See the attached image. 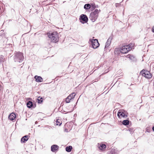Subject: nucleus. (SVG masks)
I'll return each mask as SVG.
<instances>
[{"label": "nucleus", "mask_w": 154, "mask_h": 154, "mask_svg": "<svg viewBox=\"0 0 154 154\" xmlns=\"http://www.w3.org/2000/svg\"><path fill=\"white\" fill-rule=\"evenodd\" d=\"M48 35L51 42L55 43L58 42V34L57 32L48 33Z\"/></svg>", "instance_id": "nucleus-1"}, {"label": "nucleus", "mask_w": 154, "mask_h": 154, "mask_svg": "<svg viewBox=\"0 0 154 154\" xmlns=\"http://www.w3.org/2000/svg\"><path fill=\"white\" fill-rule=\"evenodd\" d=\"M24 59L23 54L20 52H17L15 54L14 60L15 62L18 63L22 62Z\"/></svg>", "instance_id": "nucleus-2"}, {"label": "nucleus", "mask_w": 154, "mask_h": 154, "mask_svg": "<svg viewBox=\"0 0 154 154\" xmlns=\"http://www.w3.org/2000/svg\"><path fill=\"white\" fill-rule=\"evenodd\" d=\"M100 11V10L95 9L94 11L91 12L90 14L89 19L93 22H94L98 17Z\"/></svg>", "instance_id": "nucleus-3"}, {"label": "nucleus", "mask_w": 154, "mask_h": 154, "mask_svg": "<svg viewBox=\"0 0 154 154\" xmlns=\"http://www.w3.org/2000/svg\"><path fill=\"white\" fill-rule=\"evenodd\" d=\"M132 47L130 45L122 46L120 49L121 52L123 54H126L130 51Z\"/></svg>", "instance_id": "nucleus-4"}, {"label": "nucleus", "mask_w": 154, "mask_h": 154, "mask_svg": "<svg viewBox=\"0 0 154 154\" xmlns=\"http://www.w3.org/2000/svg\"><path fill=\"white\" fill-rule=\"evenodd\" d=\"M143 76L147 79H150L152 77V74L150 72L146 70L143 69L140 72Z\"/></svg>", "instance_id": "nucleus-5"}, {"label": "nucleus", "mask_w": 154, "mask_h": 154, "mask_svg": "<svg viewBox=\"0 0 154 154\" xmlns=\"http://www.w3.org/2000/svg\"><path fill=\"white\" fill-rule=\"evenodd\" d=\"M89 41L91 43L92 46L94 49L97 48L99 46V44L97 39H90Z\"/></svg>", "instance_id": "nucleus-6"}, {"label": "nucleus", "mask_w": 154, "mask_h": 154, "mask_svg": "<svg viewBox=\"0 0 154 154\" xmlns=\"http://www.w3.org/2000/svg\"><path fill=\"white\" fill-rule=\"evenodd\" d=\"M80 20L81 22V21H82L85 23H86L88 21V19L86 15L82 14L80 17Z\"/></svg>", "instance_id": "nucleus-7"}, {"label": "nucleus", "mask_w": 154, "mask_h": 154, "mask_svg": "<svg viewBox=\"0 0 154 154\" xmlns=\"http://www.w3.org/2000/svg\"><path fill=\"white\" fill-rule=\"evenodd\" d=\"M117 115L119 118H120L122 117H127V114L125 113L122 112H118Z\"/></svg>", "instance_id": "nucleus-8"}, {"label": "nucleus", "mask_w": 154, "mask_h": 154, "mask_svg": "<svg viewBox=\"0 0 154 154\" xmlns=\"http://www.w3.org/2000/svg\"><path fill=\"white\" fill-rule=\"evenodd\" d=\"M16 116L15 114L12 113H11L9 116L8 118L11 121L14 120L16 118Z\"/></svg>", "instance_id": "nucleus-9"}, {"label": "nucleus", "mask_w": 154, "mask_h": 154, "mask_svg": "<svg viewBox=\"0 0 154 154\" xmlns=\"http://www.w3.org/2000/svg\"><path fill=\"white\" fill-rule=\"evenodd\" d=\"M112 39V37H110L108 39L107 42H106L105 48L108 47L111 43V40Z\"/></svg>", "instance_id": "nucleus-10"}, {"label": "nucleus", "mask_w": 154, "mask_h": 154, "mask_svg": "<svg viewBox=\"0 0 154 154\" xmlns=\"http://www.w3.org/2000/svg\"><path fill=\"white\" fill-rule=\"evenodd\" d=\"M59 147L57 145H54L51 146V151L53 152H55L57 150Z\"/></svg>", "instance_id": "nucleus-11"}, {"label": "nucleus", "mask_w": 154, "mask_h": 154, "mask_svg": "<svg viewBox=\"0 0 154 154\" xmlns=\"http://www.w3.org/2000/svg\"><path fill=\"white\" fill-rule=\"evenodd\" d=\"M35 79L36 81L37 82H41L43 81V79L40 76L35 75Z\"/></svg>", "instance_id": "nucleus-12"}, {"label": "nucleus", "mask_w": 154, "mask_h": 154, "mask_svg": "<svg viewBox=\"0 0 154 154\" xmlns=\"http://www.w3.org/2000/svg\"><path fill=\"white\" fill-rule=\"evenodd\" d=\"M28 136L27 135H26L23 137L21 139V141L23 142V143H24L26 141L28 140Z\"/></svg>", "instance_id": "nucleus-13"}, {"label": "nucleus", "mask_w": 154, "mask_h": 154, "mask_svg": "<svg viewBox=\"0 0 154 154\" xmlns=\"http://www.w3.org/2000/svg\"><path fill=\"white\" fill-rule=\"evenodd\" d=\"M106 147V146L104 144H101L99 146V148L101 150H103Z\"/></svg>", "instance_id": "nucleus-14"}, {"label": "nucleus", "mask_w": 154, "mask_h": 154, "mask_svg": "<svg viewBox=\"0 0 154 154\" xmlns=\"http://www.w3.org/2000/svg\"><path fill=\"white\" fill-rule=\"evenodd\" d=\"M33 106L32 102L31 101H28L27 103V107L29 108H31Z\"/></svg>", "instance_id": "nucleus-15"}, {"label": "nucleus", "mask_w": 154, "mask_h": 154, "mask_svg": "<svg viewBox=\"0 0 154 154\" xmlns=\"http://www.w3.org/2000/svg\"><path fill=\"white\" fill-rule=\"evenodd\" d=\"M5 59L3 56L1 55L0 56V65H1L3 63Z\"/></svg>", "instance_id": "nucleus-16"}, {"label": "nucleus", "mask_w": 154, "mask_h": 154, "mask_svg": "<svg viewBox=\"0 0 154 154\" xmlns=\"http://www.w3.org/2000/svg\"><path fill=\"white\" fill-rule=\"evenodd\" d=\"M72 149V146H67L66 148V150L67 152H70L71 151Z\"/></svg>", "instance_id": "nucleus-17"}, {"label": "nucleus", "mask_w": 154, "mask_h": 154, "mask_svg": "<svg viewBox=\"0 0 154 154\" xmlns=\"http://www.w3.org/2000/svg\"><path fill=\"white\" fill-rule=\"evenodd\" d=\"M129 121L128 120H124L123 121L122 124L124 125H129Z\"/></svg>", "instance_id": "nucleus-18"}, {"label": "nucleus", "mask_w": 154, "mask_h": 154, "mask_svg": "<svg viewBox=\"0 0 154 154\" xmlns=\"http://www.w3.org/2000/svg\"><path fill=\"white\" fill-rule=\"evenodd\" d=\"M91 5L89 4H86L84 6V8L86 9H89Z\"/></svg>", "instance_id": "nucleus-19"}, {"label": "nucleus", "mask_w": 154, "mask_h": 154, "mask_svg": "<svg viewBox=\"0 0 154 154\" xmlns=\"http://www.w3.org/2000/svg\"><path fill=\"white\" fill-rule=\"evenodd\" d=\"M75 94L73 93L69 95V96H68L71 99H73L74 98L75 96Z\"/></svg>", "instance_id": "nucleus-20"}, {"label": "nucleus", "mask_w": 154, "mask_h": 154, "mask_svg": "<svg viewBox=\"0 0 154 154\" xmlns=\"http://www.w3.org/2000/svg\"><path fill=\"white\" fill-rule=\"evenodd\" d=\"M56 122L57 125H60L62 124V123L60 122V120L59 119H57Z\"/></svg>", "instance_id": "nucleus-21"}, {"label": "nucleus", "mask_w": 154, "mask_h": 154, "mask_svg": "<svg viewBox=\"0 0 154 154\" xmlns=\"http://www.w3.org/2000/svg\"><path fill=\"white\" fill-rule=\"evenodd\" d=\"M71 100L69 97H68L67 98H66V103H69L70 101V100Z\"/></svg>", "instance_id": "nucleus-22"}, {"label": "nucleus", "mask_w": 154, "mask_h": 154, "mask_svg": "<svg viewBox=\"0 0 154 154\" xmlns=\"http://www.w3.org/2000/svg\"><path fill=\"white\" fill-rule=\"evenodd\" d=\"M127 57L131 59L133 58V56L131 54H129L127 56Z\"/></svg>", "instance_id": "nucleus-23"}, {"label": "nucleus", "mask_w": 154, "mask_h": 154, "mask_svg": "<svg viewBox=\"0 0 154 154\" xmlns=\"http://www.w3.org/2000/svg\"><path fill=\"white\" fill-rule=\"evenodd\" d=\"M38 103H41L42 102V98H41L40 99H38Z\"/></svg>", "instance_id": "nucleus-24"}, {"label": "nucleus", "mask_w": 154, "mask_h": 154, "mask_svg": "<svg viewBox=\"0 0 154 154\" xmlns=\"http://www.w3.org/2000/svg\"><path fill=\"white\" fill-rule=\"evenodd\" d=\"M152 31L153 32H154V26H153L152 28Z\"/></svg>", "instance_id": "nucleus-25"}, {"label": "nucleus", "mask_w": 154, "mask_h": 154, "mask_svg": "<svg viewBox=\"0 0 154 154\" xmlns=\"http://www.w3.org/2000/svg\"><path fill=\"white\" fill-rule=\"evenodd\" d=\"M152 130L154 131V126L152 128Z\"/></svg>", "instance_id": "nucleus-26"}, {"label": "nucleus", "mask_w": 154, "mask_h": 154, "mask_svg": "<svg viewBox=\"0 0 154 154\" xmlns=\"http://www.w3.org/2000/svg\"><path fill=\"white\" fill-rule=\"evenodd\" d=\"M115 110H114V111H113V113H116V112H114Z\"/></svg>", "instance_id": "nucleus-27"}, {"label": "nucleus", "mask_w": 154, "mask_h": 154, "mask_svg": "<svg viewBox=\"0 0 154 154\" xmlns=\"http://www.w3.org/2000/svg\"><path fill=\"white\" fill-rule=\"evenodd\" d=\"M92 5V6H93V5Z\"/></svg>", "instance_id": "nucleus-28"}]
</instances>
